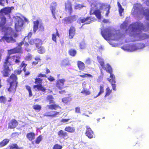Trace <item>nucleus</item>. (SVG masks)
Returning a JSON list of instances; mask_svg holds the SVG:
<instances>
[{"label":"nucleus","instance_id":"1","mask_svg":"<svg viewBox=\"0 0 149 149\" xmlns=\"http://www.w3.org/2000/svg\"><path fill=\"white\" fill-rule=\"evenodd\" d=\"M22 70H16L14 71V73L12 74L10 76V92L11 91V89H12L13 91H15L17 86V78L16 74L19 75L22 72Z\"/></svg>","mask_w":149,"mask_h":149},{"label":"nucleus","instance_id":"2","mask_svg":"<svg viewBox=\"0 0 149 149\" xmlns=\"http://www.w3.org/2000/svg\"><path fill=\"white\" fill-rule=\"evenodd\" d=\"M147 28L146 29V28L142 24L135 23L130 24L129 28L132 31L134 32H137L141 30L146 31L149 29V23H147Z\"/></svg>","mask_w":149,"mask_h":149},{"label":"nucleus","instance_id":"3","mask_svg":"<svg viewBox=\"0 0 149 149\" xmlns=\"http://www.w3.org/2000/svg\"><path fill=\"white\" fill-rule=\"evenodd\" d=\"M9 54L7 55L5 59L3 65V69L2 71L3 76L7 77L8 76L9 71Z\"/></svg>","mask_w":149,"mask_h":149},{"label":"nucleus","instance_id":"4","mask_svg":"<svg viewBox=\"0 0 149 149\" xmlns=\"http://www.w3.org/2000/svg\"><path fill=\"white\" fill-rule=\"evenodd\" d=\"M35 83L36 85L33 86V88L36 91H41L45 92L46 90L45 87L43 86L42 85V80L40 78H36L35 79Z\"/></svg>","mask_w":149,"mask_h":149},{"label":"nucleus","instance_id":"5","mask_svg":"<svg viewBox=\"0 0 149 149\" xmlns=\"http://www.w3.org/2000/svg\"><path fill=\"white\" fill-rule=\"evenodd\" d=\"M15 21V29L16 31L18 32L20 31L24 24L23 20L19 17L16 16L14 17Z\"/></svg>","mask_w":149,"mask_h":149},{"label":"nucleus","instance_id":"6","mask_svg":"<svg viewBox=\"0 0 149 149\" xmlns=\"http://www.w3.org/2000/svg\"><path fill=\"white\" fill-rule=\"evenodd\" d=\"M101 34L103 37L106 40H109L112 36L111 30L108 28L102 30Z\"/></svg>","mask_w":149,"mask_h":149},{"label":"nucleus","instance_id":"7","mask_svg":"<svg viewBox=\"0 0 149 149\" xmlns=\"http://www.w3.org/2000/svg\"><path fill=\"white\" fill-rule=\"evenodd\" d=\"M39 24V22L38 20L33 22V31L34 33L36 32L38 29H39V31H43L44 30V27L42 24L39 25L38 27Z\"/></svg>","mask_w":149,"mask_h":149},{"label":"nucleus","instance_id":"8","mask_svg":"<svg viewBox=\"0 0 149 149\" xmlns=\"http://www.w3.org/2000/svg\"><path fill=\"white\" fill-rule=\"evenodd\" d=\"M76 20L75 15H73L64 17L62 19V22L64 24H71Z\"/></svg>","mask_w":149,"mask_h":149},{"label":"nucleus","instance_id":"9","mask_svg":"<svg viewBox=\"0 0 149 149\" xmlns=\"http://www.w3.org/2000/svg\"><path fill=\"white\" fill-rule=\"evenodd\" d=\"M21 56L17 55H14L10 57V65L18 64L20 62Z\"/></svg>","mask_w":149,"mask_h":149},{"label":"nucleus","instance_id":"10","mask_svg":"<svg viewBox=\"0 0 149 149\" xmlns=\"http://www.w3.org/2000/svg\"><path fill=\"white\" fill-rule=\"evenodd\" d=\"M96 19L95 17H87L86 18L84 17L82 19H80L79 21L81 23H86L85 24H88L92 22L95 21Z\"/></svg>","mask_w":149,"mask_h":149},{"label":"nucleus","instance_id":"11","mask_svg":"<svg viewBox=\"0 0 149 149\" xmlns=\"http://www.w3.org/2000/svg\"><path fill=\"white\" fill-rule=\"evenodd\" d=\"M60 114L59 112L56 111H51L46 112L43 115L44 116L49 117L52 118L56 117L57 115Z\"/></svg>","mask_w":149,"mask_h":149},{"label":"nucleus","instance_id":"12","mask_svg":"<svg viewBox=\"0 0 149 149\" xmlns=\"http://www.w3.org/2000/svg\"><path fill=\"white\" fill-rule=\"evenodd\" d=\"M86 130L85 132V134L89 138L92 139L95 137L93 131L91 128L88 126H86Z\"/></svg>","mask_w":149,"mask_h":149},{"label":"nucleus","instance_id":"13","mask_svg":"<svg viewBox=\"0 0 149 149\" xmlns=\"http://www.w3.org/2000/svg\"><path fill=\"white\" fill-rule=\"evenodd\" d=\"M65 10L68 11L70 14H71L72 11V8L71 2L69 1H67L65 3Z\"/></svg>","mask_w":149,"mask_h":149},{"label":"nucleus","instance_id":"14","mask_svg":"<svg viewBox=\"0 0 149 149\" xmlns=\"http://www.w3.org/2000/svg\"><path fill=\"white\" fill-rule=\"evenodd\" d=\"M58 135L61 139H63L64 140H66L69 138V136L67 132L61 130H59L57 133Z\"/></svg>","mask_w":149,"mask_h":149},{"label":"nucleus","instance_id":"15","mask_svg":"<svg viewBox=\"0 0 149 149\" xmlns=\"http://www.w3.org/2000/svg\"><path fill=\"white\" fill-rule=\"evenodd\" d=\"M76 29L74 26H71L70 28L69 31L68 37L69 39L73 38L76 33Z\"/></svg>","mask_w":149,"mask_h":149},{"label":"nucleus","instance_id":"16","mask_svg":"<svg viewBox=\"0 0 149 149\" xmlns=\"http://www.w3.org/2000/svg\"><path fill=\"white\" fill-rule=\"evenodd\" d=\"M10 42H15V40L13 38V37L16 38L18 36V34L16 33L14 31L12 30V29L10 27Z\"/></svg>","mask_w":149,"mask_h":149},{"label":"nucleus","instance_id":"17","mask_svg":"<svg viewBox=\"0 0 149 149\" xmlns=\"http://www.w3.org/2000/svg\"><path fill=\"white\" fill-rule=\"evenodd\" d=\"M65 81V80L64 79L57 80L56 82V86L58 89L61 90L63 87Z\"/></svg>","mask_w":149,"mask_h":149},{"label":"nucleus","instance_id":"18","mask_svg":"<svg viewBox=\"0 0 149 149\" xmlns=\"http://www.w3.org/2000/svg\"><path fill=\"white\" fill-rule=\"evenodd\" d=\"M6 23V17L0 15V27H1L3 30H4L5 26Z\"/></svg>","mask_w":149,"mask_h":149},{"label":"nucleus","instance_id":"19","mask_svg":"<svg viewBox=\"0 0 149 149\" xmlns=\"http://www.w3.org/2000/svg\"><path fill=\"white\" fill-rule=\"evenodd\" d=\"M29 42L30 45L35 44L36 47H38L39 46V44H40L41 40L38 39H32L30 40Z\"/></svg>","mask_w":149,"mask_h":149},{"label":"nucleus","instance_id":"20","mask_svg":"<svg viewBox=\"0 0 149 149\" xmlns=\"http://www.w3.org/2000/svg\"><path fill=\"white\" fill-rule=\"evenodd\" d=\"M5 33L4 36H3L1 38V40L3 42H9V33L8 31H6L5 30H4Z\"/></svg>","mask_w":149,"mask_h":149},{"label":"nucleus","instance_id":"21","mask_svg":"<svg viewBox=\"0 0 149 149\" xmlns=\"http://www.w3.org/2000/svg\"><path fill=\"white\" fill-rule=\"evenodd\" d=\"M22 52V50L21 47H16L13 49H10V54L21 53Z\"/></svg>","mask_w":149,"mask_h":149},{"label":"nucleus","instance_id":"22","mask_svg":"<svg viewBox=\"0 0 149 149\" xmlns=\"http://www.w3.org/2000/svg\"><path fill=\"white\" fill-rule=\"evenodd\" d=\"M64 130L68 132L74 133L75 132V128L74 127L70 126H67L65 127Z\"/></svg>","mask_w":149,"mask_h":149},{"label":"nucleus","instance_id":"23","mask_svg":"<svg viewBox=\"0 0 149 149\" xmlns=\"http://www.w3.org/2000/svg\"><path fill=\"white\" fill-rule=\"evenodd\" d=\"M26 137L29 141H32L35 138V134L33 132L28 133L26 135Z\"/></svg>","mask_w":149,"mask_h":149},{"label":"nucleus","instance_id":"24","mask_svg":"<svg viewBox=\"0 0 149 149\" xmlns=\"http://www.w3.org/2000/svg\"><path fill=\"white\" fill-rule=\"evenodd\" d=\"M90 14H91L95 15L97 18L99 19H101V14L100 10H96L92 13H91V12H90Z\"/></svg>","mask_w":149,"mask_h":149},{"label":"nucleus","instance_id":"25","mask_svg":"<svg viewBox=\"0 0 149 149\" xmlns=\"http://www.w3.org/2000/svg\"><path fill=\"white\" fill-rule=\"evenodd\" d=\"M104 85L103 84H101L99 86V91L97 95L95 96L94 97L96 98L100 96L101 94L104 93Z\"/></svg>","mask_w":149,"mask_h":149},{"label":"nucleus","instance_id":"26","mask_svg":"<svg viewBox=\"0 0 149 149\" xmlns=\"http://www.w3.org/2000/svg\"><path fill=\"white\" fill-rule=\"evenodd\" d=\"M77 65L80 70H83L85 68L84 63L81 61H78L77 62Z\"/></svg>","mask_w":149,"mask_h":149},{"label":"nucleus","instance_id":"27","mask_svg":"<svg viewBox=\"0 0 149 149\" xmlns=\"http://www.w3.org/2000/svg\"><path fill=\"white\" fill-rule=\"evenodd\" d=\"M52 4H53V5L54 6H51V10L52 12V13L53 16V17L56 19V17L55 16V10H56V8L55 6H56L57 4L56 3V2H53Z\"/></svg>","mask_w":149,"mask_h":149},{"label":"nucleus","instance_id":"28","mask_svg":"<svg viewBox=\"0 0 149 149\" xmlns=\"http://www.w3.org/2000/svg\"><path fill=\"white\" fill-rule=\"evenodd\" d=\"M47 107H48L49 109L51 110H56L58 108H61L58 105L55 104L48 105L47 106Z\"/></svg>","mask_w":149,"mask_h":149},{"label":"nucleus","instance_id":"29","mask_svg":"<svg viewBox=\"0 0 149 149\" xmlns=\"http://www.w3.org/2000/svg\"><path fill=\"white\" fill-rule=\"evenodd\" d=\"M1 13L0 15L3 16V13H4L5 15H7L9 13V7H6L3 9H1Z\"/></svg>","mask_w":149,"mask_h":149},{"label":"nucleus","instance_id":"30","mask_svg":"<svg viewBox=\"0 0 149 149\" xmlns=\"http://www.w3.org/2000/svg\"><path fill=\"white\" fill-rule=\"evenodd\" d=\"M18 123L17 121L15 119L11 120L10 125V128H15L18 125Z\"/></svg>","mask_w":149,"mask_h":149},{"label":"nucleus","instance_id":"31","mask_svg":"<svg viewBox=\"0 0 149 149\" xmlns=\"http://www.w3.org/2000/svg\"><path fill=\"white\" fill-rule=\"evenodd\" d=\"M41 43L40 44H39L38 47H36L38 48V52L40 54H42L45 52V50L44 48L42 46H40Z\"/></svg>","mask_w":149,"mask_h":149},{"label":"nucleus","instance_id":"32","mask_svg":"<svg viewBox=\"0 0 149 149\" xmlns=\"http://www.w3.org/2000/svg\"><path fill=\"white\" fill-rule=\"evenodd\" d=\"M68 53L70 56L74 57L76 56L77 52L75 49H71L68 51Z\"/></svg>","mask_w":149,"mask_h":149},{"label":"nucleus","instance_id":"33","mask_svg":"<svg viewBox=\"0 0 149 149\" xmlns=\"http://www.w3.org/2000/svg\"><path fill=\"white\" fill-rule=\"evenodd\" d=\"M107 68L105 67L104 66V68H102L104 70H106V71L109 73H111L112 72L113 70L112 69L110 65L109 64H106Z\"/></svg>","mask_w":149,"mask_h":149},{"label":"nucleus","instance_id":"34","mask_svg":"<svg viewBox=\"0 0 149 149\" xmlns=\"http://www.w3.org/2000/svg\"><path fill=\"white\" fill-rule=\"evenodd\" d=\"M97 58L98 62L100 63L102 68H104V63L103 59L98 56H97Z\"/></svg>","mask_w":149,"mask_h":149},{"label":"nucleus","instance_id":"35","mask_svg":"<svg viewBox=\"0 0 149 149\" xmlns=\"http://www.w3.org/2000/svg\"><path fill=\"white\" fill-rule=\"evenodd\" d=\"M112 90L110 89L109 87H107L106 89V92L104 97L106 98L109 96L111 93Z\"/></svg>","mask_w":149,"mask_h":149},{"label":"nucleus","instance_id":"36","mask_svg":"<svg viewBox=\"0 0 149 149\" xmlns=\"http://www.w3.org/2000/svg\"><path fill=\"white\" fill-rule=\"evenodd\" d=\"M117 5L118 7V11L120 15L122 16V13L124 12V9L122 8V6L118 1L117 2Z\"/></svg>","mask_w":149,"mask_h":149},{"label":"nucleus","instance_id":"37","mask_svg":"<svg viewBox=\"0 0 149 149\" xmlns=\"http://www.w3.org/2000/svg\"><path fill=\"white\" fill-rule=\"evenodd\" d=\"M27 65V64H26L24 61H22L19 65L20 69H21L23 67V68L22 70H23L24 72H26V67Z\"/></svg>","mask_w":149,"mask_h":149},{"label":"nucleus","instance_id":"38","mask_svg":"<svg viewBox=\"0 0 149 149\" xmlns=\"http://www.w3.org/2000/svg\"><path fill=\"white\" fill-rule=\"evenodd\" d=\"M8 139H5L0 142V147H3L7 145L9 141Z\"/></svg>","mask_w":149,"mask_h":149},{"label":"nucleus","instance_id":"39","mask_svg":"<svg viewBox=\"0 0 149 149\" xmlns=\"http://www.w3.org/2000/svg\"><path fill=\"white\" fill-rule=\"evenodd\" d=\"M137 48L136 45H130L128 48V50L131 52H133L137 50Z\"/></svg>","mask_w":149,"mask_h":149},{"label":"nucleus","instance_id":"40","mask_svg":"<svg viewBox=\"0 0 149 149\" xmlns=\"http://www.w3.org/2000/svg\"><path fill=\"white\" fill-rule=\"evenodd\" d=\"M33 108L34 110L39 111L41 110L42 107L40 105L36 104L33 106Z\"/></svg>","mask_w":149,"mask_h":149},{"label":"nucleus","instance_id":"41","mask_svg":"<svg viewBox=\"0 0 149 149\" xmlns=\"http://www.w3.org/2000/svg\"><path fill=\"white\" fill-rule=\"evenodd\" d=\"M25 88L26 90L28 91L29 93V97H30L33 95L32 93L31 89V87L28 85H26L25 86Z\"/></svg>","mask_w":149,"mask_h":149},{"label":"nucleus","instance_id":"42","mask_svg":"<svg viewBox=\"0 0 149 149\" xmlns=\"http://www.w3.org/2000/svg\"><path fill=\"white\" fill-rule=\"evenodd\" d=\"M81 93L85 95H88L91 94V92L90 91L86 89L85 88H84L81 91Z\"/></svg>","mask_w":149,"mask_h":149},{"label":"nucleus","instance_id":"43","mask_svg":"<svg viewBox=\"0 0 149 149\" xmlns=\"http://www.w3.org/2000/svg\"><path fill=\"white\" fill-rule=\"evenodd\" d=\"M110 77L111 79L108 78L107 80L109 82H112L115 81V77L113 74L112 73V72L110 73Z\"/></svg>","mask_w":149,"mask_h":149},{"label":"nucleus","instance_id":"44","mask_svg":"<svg viewBox=\"0 0 149 149\" xmlns=\"http://www.w3.org/2000/svg\"><path fill=\"white\" fill-rule=\"evenodd\" d=\"M10 149H23V148L19 147L17 144L14 143L10 146Z\"/></svg>","mask_w":149,"mask_h":149},{"label":"nucleus","instance_id":"45","mask_svg":"<svg viewBox=\"0 0 149 149\" xmlns=\"http://www.w3.org/2000/svg\"><path fill=\"white\" fill-rule=\"evenodd\" d=\"M136 46L138 49H142L143 48L146 46L145 44L142 43H138L137 44Z\"/></svg>","mask_w":149,"mask_h":149},{"label":"nucleus","instance_id":"46","mask_svg":"<svg viewBox=\"0 0 149 149\" xmlns=\"http://www.w3.org/2000/svg\"><path fill=\"white\" fill-rule=\"evenodd\" d=\"M42 139V136L41 135L38 136L35 141V143L36 144H39Z\"/></svg>","mask_w":149,"mask_h":149},{"label":"nucleus","instance_id":"47","mask_svg":"<svg viewBox=\"0 0 149 149\" xmlns=\"http://www.w3.org/2000/svg\"><path fill=\"white\" fill-rule=\"evenodd\" d=\"M7 101L6 98L3 96H0V103H1L5 104Z\"/></svg>","mask_w":149,"mask_h":149},{"label":"nucleus","instance_id":"48","mask_svg":"<svg viewBox=\"0 0 149 149\" xmlns=\"http://www.w3.org/2000/svg\"><path fill=\"white\" fill-rule=\"evenodd\" d=\"M149 38V35L144 33L140 37V39L141 40H144Z\"/></svg>","mask_w":149,"mask_h":149},{"label":"nucleus","instance_id":"49","mask_svg":"<svg viewBox=\"0 0 149 149\" xmlns=\"http://www.w3.org/2000/svg\"><path fill=\"white\" fill-rule=\"evenodd\" d=\"M62 146L58 144H55L53 146L52 149H61Z\"/></svg>","mask_w":149,"mask_h":149},{"label":"nucleus","instance_id":"50","mask_svg":"<svg viewBox=\"0 0 149 149\" xmlns=\"http://www.w3.org/2000/svg\"><path fill=\"white\" fill-rule=\"evenodd\" d=\"M111 84V86H112V88L113 90L114 91L116 90V85L115 84L116 83V81H113L112 82H109Z\"/></svg>","mask_w":149,"mask_h":149},{"label":"nucleus","instance_id":"51","mask_svg":"<svg viewBox=\"0 0 149 149\" xmlns=\"http://www.w3.org/2000/svg\"><path fill=\"white\" fill-rule=\"evenodd\" d=\"M84 6L80 4H77L74 6V8L75 9H80L81 8H82Z\"/></svg>","mask_w":149,"mask_h":149},{"label":"nucleus","instance_id":"52","mask_svg":"<svg viewBox=\"0 0 149 149\" xmlns=\"http://www.w3.org/2000/svg\"><path fill=\"white\" fill-rule=\"evenodd\" d=\"M106 8L108 9V10L106 13V16L107 17L108 16V15L110 13V5H107V7Z\"/></svg>","mask_w":149,"mask_h":149},{"label":"nucleus","instance_id":"53","mask_svg":"<svg viewBox=\"0 0 149 149\" xmlns=\"http://www.w3.org/2000/svg\"><path fill=\"white\" fill-rule=\"evenodd\" d=\"M32 58L31 55L29 54L25 58V60L26 61L31 60Z\"/></svg>","mask_w":149,"mask_h":149},{"label":"nucleus","instance_id":"54","mask_svg":"<svg viewBox=\"0 0 149 149\" xmlns=\"http://www.w3.org/2000/svg\"><path fill=\"white\" fill-rule=\"evenodd\" d=\"M127 24L126 23H123L121 24V28L122 29H125L127 28Z\"/></svg>","mask_w":149,"mask_h":149},{"label":"nucleus","instance_id":"55","mask_svg":"<svg viewBox=\"0 0 149 149\" xmlns=\"http://www.w3.org/2000/svg\"><path fill=\"white\" fill-rule=\"evenodd\" d=\"M6 2L8 3V1L7 0H0V5L4 6V4Z\"/></svg>","mask_w":149,"mask_h":149},{"label":"nucleus","instance_id":"56","mask_svg":"<svg viewBox=\"0 0 149 149\" xmlns=\"http://www.w3.org/2000/svg\"><path fill=\"white\" fill-rule=\"evenodd\" d=\"M38 78H40L41 77H47L46 75L45 74H42L41 73H40L39 74L38 76Z\"/></svg>","mask_w":149,"mask_h":149},{"label":"nucleus","instance_id":"57","mask_svg":"<svg viewBox=\"0 0 149 149\" xmlns=\"http://www.w3.org/2000/svg\"><path fill=\"white\" fill-rule=\"evenodd\" d=\"M53 99L54 98L53 96L51 95H48L47 97V99L48 101L53 100Z\"/></svg>","mask_w":149,"mask_h":149},{"label":"nucleus","instance_id":"58","mask_svg":"<svg viewBox=\"0 0 149 149\" xmlns=\"http://www.w3.org/2000/svg\"><path fill=\"white\" fill-rule=\"evenodd\" d=\"M75 112L78 113H80V108L79 107H76L75 108Z\"/></svg>","mask_w":149,"mask_h":149},{"label":"nucleus","instance_id":"59","mask_svg":"<svg viewBox=\"0 0 149 149\" xmlns=\"http://www.w3.org/2000/svg\"><path fill=\"white\" fill-rule=\"evenodd\" d=\"M91 114V112L90 111H88V112L85 111V113H83V115H84L87 117H89V116L88 115V114Z\"/></svg>","mask_w":149,"mask_h":149},{"label":"nucleus","instance_id":"60","mask_svg":"<svg viewBox=\"0 0 149 149\" xmlns=\"http://www.w3.org/2000/svg\"><path fill=\"white\" fill-rule=\"evenodd\" d=\"M91 62V59L90 58H87L85 61V63L87 64H90Z\"/></svg>","mask_w":149,"mask_h":149},{"label":"nucleus","instance_id":"61","mask_svg":"<svg viewBox=\"0 0 149 149\" xmlns=\"http://www.w3.org/2000/svg\"><path fill=\"white\" fill-rule=\"evenodd\" d=\"M62 101L64 103H67L68 102V98L67 97H64L62 99Z\"/></svg>","mask_w":149,"mask_h":149},{"label":"nucleus","instance_id":"62","mask_svg":"<svg viewBox=\"0 0 149 149\" xmlns=\"http://www.w3.org/2000/svg\"><path fill=\"white\" fill-rule=\"evenodd\" d=\"M56 35L54 34H52V40L54 42H56Z\"/></svg>","mask_w":149,"mask_h":149},{"label":"nucleus","instance_id":"63","mask_svg":"<svg viewBox=\"0 0 149 149\" xmlns=\"http://www.w3.org/2000/svg\"><path fill=\"white\" fill-rule=\"evenodd\" d=\"M47 79L51 81H52L55 80L54 77L51 76H49L47 78Z\"/></svg>","mask_w":149,"mask_h":149},{"label":"nucleus","instance_id":"64","mask_svg":"<svg viewBox=\"0 0 149 149\" xmlns=\"http://www.w3.org/2000/svg\"><path fill=\"white\" fill-rule=\"evenodd\" d=\"M19 134L17 132L13 133L12 134L11 136L13 137H14L15 136H17Z\"/></svg>","mask_w":149,"mask_h":149}]
</instances>
